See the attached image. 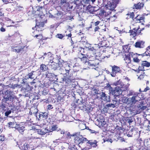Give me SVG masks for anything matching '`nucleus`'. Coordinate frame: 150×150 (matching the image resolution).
Listing matches in <instances>:
<instances>
[{
    "instance_id": "f257e3e1",
    "label": "nucleus",
    "mask_w": 150,
    "mask_h": 150,
    "mask_svg": "<svg viewBox=\"0 0 150 150\" xmlns=\"http://www.w3.org/2000/svg\"><path fill=\"white\" fill-rule=\"evenodd\" d=\"M98 45L95 44L94 45L90 48L89 47L82 48L80 51V52L82 55L87 56V57L90 59L91 57L95 58L97 56L96 54L97 51L98 50Z\"/></svg>"
},
{
    "instance_id": "f03ea898",
    "label": "nucleus",
    "mask_w": 150,
    "mask_h": 150,
    "mask_svg": "<svg viewBox=\"0 0 150 150\" xmlns=\"http://www.w3.org/2000/svg\"><path fill=\"white\" fill-rule=\"evenodd\" d=\"M75 138L74 139V142L76 144H82L85 143L86 145L88 140L86 138L80 135V133H77L75 134Z\"/></svg>"
},
{
    "instance_id": "7ed1b4c3",
    "label": "nucleus",
    "mask_w": 150,
    "mask_h": 150,
    "mask_svg": "<svg viewBox=\"0 0 150 150\" xmlns=\"http://www.w3.org/2000/svg\"><path fill=\"white\" fill-rule=\"evenodd\" d=\"M11 50L17 53H25L27 51V47L25 46H22L19 44L15 46H12Z\"/></svg>"
},
{
    "instance_id": "20e7f679",
    "label": "nucleus",
    "mask_w": 150,
    "mask_h": 150,
    "mask_svg": "<svg viewBox=\"0 0 150 150\" xmlns=\"http://www.w3.org/2000/svg\"><path fill=\"white\" fill-rule=\"evenodd\" d=\"M66 73L64 74L63 81H65L66 83L68 84L75 80L74 76H72V74H70L69 75V71L70 69H65Z\"/></svg>"
},
{
    "instance_id": "39448f33",
    "label": "nucleus",
    "mask_w": 150,
    "mask_h": 150,
    "mask_svg": "<svg viewBox=\"0 0 150 150\" xmlns=\"http://www.w3.org/2000/svg\"><path fill=\"white\" fill-rule=\"evenodd\" d=\"M105 41H102L101 43H99L98 44V47H99L98 50L97 51L98 52H105L106 51L109 52L110 54L112 52V50H110L111 48L105 46Z\"/></svg>"
},
{
    "instance_id": "423d86ee",
    "label": "nucleus",
    "mask_w": 150,
    "mask_h": 150,
    "mask_svg": "<svg viewBox=\"0 0 150 150\" xmlns=\"http://www.w3.org/2000/svg\"><path fill=\"white\" fill-rule=\"evenodd\" d=\"M131 52H129L127 54H124L122 55L123 60L126 66L130 68H131L133 66L131 64Z\"/></svg>"
},
{
    "instance_id": "0eeeda50",
    "label": "nucleus",
    "mask_w": 150,
    "mask_h": 150,
    "mask_svg": "<svg viewBox=\"0 0 150 150\" xmlns=\"http://www.w3.org/2000/svg\"><path fill=\"white\" fill-rule=\"evenodd\" d=\"M127 87L125 85L123 86H117L115 88L114 90V94L116 96H119L121 94L122 92L127 90Z\"/></svg>"
},
{
    "instance_id": "6e6552de",
    "label": "nucleus",
    "mask_w": 150,
    "mask_h": 150,
    "mask_svg": "<svg viewBox=\"0 0 150 150\" xmlns=\"http://www.w3.org/2000/svg\"><path fill=\"white\" fill-rule=\"evenodd\" d=\"M145 28H143L141 29L140 28V26L139 25L137 28H134L132 30H129L130 35H132L134 37L139 35H142V33L141 31L144 30Z\"/></svg>"
},
{
    "instance_id": "1a4fd4ad",
    "label": "nucleus",
    "mask_w": 150,
    "mask_h": 150,
    "mask_svg": "<svg viewBox=\"0 0 150 150\" xmlns=\"http://www.w3.org/2000/svg\"><path fill=\"white\" fill-rule=\"evenodd\" d=\"M131 55L132 56H133V61L136 63H139L140 62V60L138 58V57L139 56L142 55L143 57L145 56H150V53L146 51L141 54H138L137 53L133 54V53L132 52Z\"/></svg>"
},
{
    "instance_id": "9d476101",
    "label": "nucleus",
    "mask_w": 150,
    "mask_h": 150,
    "mask_svg": "<svg viewBox=\"0 0 150 150\" xmlns=\"http://www.w3.org/2000/svg\"><path fill=\"white\" fill-rule=\"evenodd\" d=\"M112 67V72L111 75L112 77H115L117 73L120 72L121 70L119 67L114 65L110 66Z\"/></svg>"
},
{
    "instance_id": "9b49d317",
    "label": "nucleus",
    "mask_w": 150,
    "mask_h": 150,
    "mask_svg": "<svg viewBox=\"0 0 150 150\" xmlns=\"http://www.w3.org/2000/svg\"><path fill=\"white\" fill-rule=\"evenodd\" d=\"M145 17L142 15H138L133 19V21L136 23H140L142 25H144L145 22Z\"/></svg>"
},
{
    "instance_id": "f8f14e48",
    "label": "nucleus",
    "mask_w": 150,
    "mask_h": 150,
    "mask_svg": "<svg viewBox=\"0 0 150 150\" xmlns=\"http://www.w3.org/2000/svg\"><path fill=\"white\" fill-rule=\"evenodd\" d=\"M86 146H88L89 147H88V149H91L92 147H96L97 146V144L98 142L96 140L91 139L88 140L87 142Z\"/></svg>"
},
{
    "instance_id": "ddd939ff",
    "label": "nucleus",
    "mask_w": 150,
    "mask_h": 150,
    "mask_svg": "<svg viewBox=\"0 0 150 150\" xmlns=\"http://www.w3.org/2000/svg\"><path fill=\"white\" fill-rule=\"evenodd\" d=\"M144 2H139L134 4L133 6V9L134 10H140L143 9L144 6Z\"/></svg>"
},
{
    "instance_id": "4468645a",
    "label": "nucleus",
    "mask_w": 150,
    "mask_h": 150,
    "mask_svg": "<svg viewBox=\"0 0 150 150\" xmlns=\"http://www.w3.org/2000/svg\"><path fill=\"white\" fill-rule=\"evenodd\" d=\"M140 66H139L138 69L139 71H144L145 70L144 69V67H149L150 66V63L147 61H144L142 62V64Z\"/></svg>"
},
{
    "instance_id": "2eb2a0df",
    "label": "nucleus",
    "mask_w": 150,
    "mask_h": 150,
    "mask_svg": "<svg viewBox=\"0 0 150 150\" xmlns=\"http://www.w3.org/2000/svg\"><path fill=\"white\" fill-rule=\"evenodd\" d=\"M9 91H6L5 92V95L4 96V98L2 99V101L6 103L8 100L11 101L12 97L11 95H10L9 93Z\"/></svg>"
},
{
    "instance_id": "dca6fc26",
    "label": "nucleus",
    "mask_w": 150,
    "mask_h": 150,
    "mask_svg": "<svg viewBox=\"0 0 150 150\" xmlns=\"http://www.w3.org/2000/svg\"><path fill=\"white\" fill-rule=\"evenodd\" d=\"M21 147L22 150H32L34 148L33 146L26 143L24 144Z\"/></svg>"
},
{
    "instance_id": "f3484780",
    "label": "nucleus",
    "mask_w": 150,
    "mask_h": 150,
    "mask_svg": "<svg viewBox=\"0 0 150 150\" xmlns=\"http://www.w3.org/2000/svg\"><path fill=\"white\" fill-rule=\"evenodd\" d=\"M136 101L135 100V96H133L131 98H128L127 103L126 104L129 105V107H130L133 104H134Z\"/></svg>"
},
{
    "instance_id": "a211bd4d",
    "label": "nucleus",
    "mask_w": 150,
    "mask_h": 150,
    "mask_svg": "<svg viewBox=\"0 0 150 150\" xmlns=\"http://www.w3.org/2000/svg\"><path fill=\"white\" fill-rule=\"evenodd\" d=\"M145 42L143 40H139L136 42L134 46L136 48H143L145 47Z\"/></svg>"
},
{
    "instance_id": "6ab92c4d",
    "label": "nucleus",
    "mask_w": 150,
    "mask_h": 150,
    "mask_svg": "<svg viewBox=\"0 0 150 150\" xmlns=\"http://www.w3.org/2000/svg\"><path fill=\"white\" fill-rule=\"evenodd\" d=\"M52 58V59H50V66L51 68L55 70L57 69L58 68V64L57 63L54 62Z\"/></svg>"
},
{
    "instance_id": "aec40b11",
    "label": "nucleus",
    "mask_w": 150,
    "mask_h": 150,
    "mask_svg": "<svg viewBox=\"0 0 150 150\" xmlns=\"http://www.w3.org/2000/svg\"><path fill=\"white\" fill-rule=\"evenodd\" d=\"M48 127L45 129H37L38 133L40 135H44L46 133H48L47 130Z\"/></svg>"
},
{
    "instance_id": "412c9836",
    "label": "nucleus",
    "mask_w": 150,
    "mask_h": 150,
    "mask_svg": "<svg viewBox=\"0 0 150 150\" xmlns=\"http://www.w3.org/2000/svg\"><path fill=\"white\" fill-rule=\"evenodd\" d=\"M25 127L22 125L18 124L16 126V128L20 133H22L25 130Z\"/></svg>"
},
{
    "instance_id": "4be33fe9",
    "label": "nucleus",
    "mask_w": 150,
    "mask_h": 150,
    "mask_svg": "<svg viewBox=\"0 0 150 150\" xmlns=\"http://www.w3.org/2000/svg\"><path fill=\"white\" fill-rule=\"evenodd\" d=\"M130 45L128 44V45H125L123 46L122 51L124 53H129V50L130 49Z\"/></svg>"
},
{
    "instance_id": "5701e85b",
    "label": "nucleus",
    "mask_w": 150,
    "mask_h": 150,
    "mask_svg": "<svg viewBox=\"0 0 150 150\" xmlns=\"http://www.w3.org/2000/svg\"><path fill=\"white\" fill-rule=\"evenodd\" d=\"M100 96L102 100L106 102H108L110 101V98L108 97L109 96H106L105 93L102 92Z\"/></svg>"
},
{
    "instance_id": "b1692460",
    "label": "nucleus",
    "mask_w": 150,
    "mask_h": 150,
    "mask_svg": "<svg viewBox=\"0 0 150 150\" xmlns=\"http://www.w3.org/2000/svg\"><path fill=\"white\" fill-rule=\"evenodd\" d=\"M83 57L80 58L81 61V62L84 64H85L86 63H88L89 64V58L87 57V56L82 55Z\"/></svg>"
},
{
    "instance_id": "393cba45",
    "label": "nucleus",
    "mask_w": 150,
    "mask_h": 150,
    "mask_svg": "<svg viewBox=\"0 0 150 150\" xmlns=\"http://www.w3.org/2000/svg\"><path fill=\"white\" fill-rule=\"evenodd\" d=\"M137 109L139 111V112L142 111L146 109L147 108V107L143 105V104L142 102H140L139 104L137 106Z\"/></svg>"
},
{
    "instance_id": "a878e982",
    "label": "nucleus",
    "mask_w": 150,
    "mask_h": 150,
    "mask_svg": "<svg viewBox=\"0 0 150 150\" xmlns=\"http://www.w3.org/2000/svg\"><path fill=\"white\" fill-rule=\"evenodd\" d=\"M38 112V109L37 108L34 107H32L30 109L29 113L30 115L32 114L36 115Z\"/></svg>"
},
{
    "instance_id": "bb28decb",
    "label": "nucleus",
    "mask_w": 150,
    "mask_h": 150,
    "mask_svg": "<svg viewBox=\"0 0 150 150\" xmlns=\"http://www.w3.org/2000/svg\"><path fill=\"white\" fill-rule=\"evenodd\" d=\"M87 10L88 11L91 13L93 14L96 11L95 10L94 8L91 6V5H89L87 7Z\"/></svg>"
},
{
    "instance_id": "cd10ccee",
    "label": "nucleus",
    "mask_w": 150,
    "mask_h": 150,
    "mask_svg": "<svg viewBox=\"0 0 150 150\" xmlns=\"http://www.w3.org/2000/svg\"><path fill=\"white\" fill-rule=\"evenodd\" d=\"M43 57H43L44 58H50V59H52V58L53 59H54V58L53 57V54L50 52H49L47 53H44Z\"/></svg>"
},
{
    "instance_id": "c85d7f7f",
    "label": "nucleus",
    "mask_w": 150,
    "mask_h": 150,
    "mask_svg": "<svg viewBox=\"0 0 150 150\" xmlns=\"http://www.w3.org/2000/svg\"><path fill=\"white\" fill-rule=\"evenodd\" d=\"M40 69L41 72L46 71L48 69V67L46 65L44 64H42L40 65Z\"/></svg>"
},
{
    "instance_id": "c756f323",
    "label": "nucleus",
    "mask_w": 150,
    "mask_h": 150,
    "mask_svg": "<svg viewBox=\"0 0 150 150\" xmlns=\"http://www.w3.org/2000/svg\"><path fill=\"white\" fill-rule=\"evenodd\" d=\"M57 128V126L56 125L49 126V128L48 127L47 128V132H52L53 131L56 130Z\"/></svg>"
},
{
    "instance_id": "7c9ffc66",
    "label": "nucleus",
    "mask_w": 150,
    "mask_h": 150,
    "mask_svg": "<svg viewBox=\"0 0 150 150\" xmlns=\"http://www.w3.org/2000/svg\"><path fill=\"white\" fill-rule=\"evenodd\" d=\"M128 98L126 97H122L119 99L118 102L120 103H123L126 104V103H127Z\"/></svg>"
},
{
    "instance_id": "2f4dec72",
    "label": "nucleus",
    "mask_w": 150,
    "mask_h": 150,
    "mask_svg": "<svg viewBox=\"0 0 150 150\" xmlns=\"http://www.w3.org/2000/svg\"><path fill=\"white\" fill-rule=\"evenodd\" d=\"M62 150H75L74 147L71 146H69L68 147L67 146L64 145L62 146Z\"/></svg>"
},
{
    "instance_id": "473e14b6",
    "label": "nucleus",
    "mask_w": 150,
    "mask_h": 150,
    "mask_svg": "<svg viewBox=\"0 0 150 150\" xmlns=\"http://www.w3.org/2000/svg\"><path fill=\"white\" fill-rule=\"evenodd\" d=\"M35 71H32L31 72L29 73L25 76V79H33L34 77H33L32 76L33 74V73Z\"/></svg>"
},
{
    "instance_id": "72a5a7b5",
    "label": "nucleus",
    "mask_w": 150,
    "mask_h": 150,
    "mask_svg": "<svg viewBox=\"0 0 150 150\" xmlns=\"http://www.w3.org/2000/svg\"><path fill=\"white\" fill-rule=\"evenodd\" d=\"M126 15L127 16V18H131L133 20L134 17V12L129 13L126 14Z\"/></svg>"
},
{
    "instance_id": "f704fd0d",
    "label": "nucleus",
    "mask_w": 150,
    "mask_h": 150,
    "mask_svg": "<svg viewBox=\"0 0 150 150\" xmlns=\"http://www.w3.org/2000/svg\"><path fill=\"white\" fill-rule=\"evenodd\" d=\"M77 133V132H75L73 134H70L69 132L67 134V138L69 139H70L73 138L74 139H74L76 137L75 136V134H76V133Z\"/></svg>"
},
{
    "instance_id": "c9c22d12",
    "label": "nucleus",
    "mask_w": 150,
    "mask_h": 150,
    "mask_svg": "<svg viewBox=\"0 0 150 150\" xmlns=\"http://www.w3.org/2000/svg\"><path fill=\"white\" fill-rule=\"evenodd\" d=\"M98 120L99 122V124L103 127L106 124V122L105 121L104 119H100L99 120L97 119V121Z\"/></svg>"
},
{
    "instance_id": "e433bc0d",
    "label": "nucleus",
    "mask_w": 150,
    "mask_h": 150,
    "mask_svg": "<svg viewBox=\"0 0 150 150\" xmlns=\"http://www.w3.org/2000/svg\"><path fill=\"white\" fill-rule=\"evenodd\" d=\"M40 118L42 117V118L45 119H46L48 117V114L46 112H41V114H40Z\"/></svg>"
},
{
    "instance_id": "4c0bfd02",
    "label": "nucleus",
    "mask_w": 150,
    "mask_h": 150,
    "mask_svg": "<svg viewBox=\"0 0 150 150\" xmlns=\"http://www.w3.org/2000/svg\"><path fill=\"white\" fill-rule=\"evenodd\" d=\"M67 1H66V0H61L60 3H59V2H58V5L57 6L60 7L64 5V4L67 3Z\"/></svg>"
},
{
    "instance_id": "58836bf2",
    "label": "nucleus",
    "mask_w": 150,
    "mask_h": 150,
    "mask_svg": "<svg viewBox=\"0 0 150 150\" xmlns=\"http://www.w3.org/2000/svg\"><path fill=\"white\" fill-rule=\"evenodd\" d=\"M57 63L58 64V67L61 68L62 67H63V64L64 63V62L63 60L61 59L59 60L58 63Z\"/></svg>"
},
{
    "instance_id": "ea45409f",
    "label": "nucleus",
    "mask_w": 150,
    "mask_h": 150,
    "mask_svg": "<svg viewBox=\"0 0 150 150\" xmlns=\"http://www.w3.org/2000/svg\"><path fill=\"white\" fill-rule=\"evenodd\" d=\"M117 16L115 15H113L112 16H111L109 18L107 19L108 20H111V21H114L117 18Z\"/></svg>"
},
{
    "instance_id": "a19ab883",
    "label": "nucleus",
    "mask_w": 150,
    "mask_h": 150,
    "mask_svg": "<svg viewBox=\"0 0 150 150\" xmlns=\"http://www.w3.org/2000/svg\"><path fill=\"white\" fill-rule=\"evenodd\" d=\"M15 123L14 122H10L8 123V126L10 128H16V127L14 126Z\"/></svg>"
},
{
    "instance_id": "79ce46f5",
    "label": "nucleus",
    "mask_w": 150,
    "mask_h": 150,
    "mask_svg": "<svg viewBox=\"0 0 150 150\" xmlns=\"http://www.w3.org/2000/svg\"><path fill=\"white\" fill-rule=\"evenodd\" d=\"M114 85L116 86H117L119 85H120V86H122L121 84V81L120 80L115 82L114 83Z\"/></svg>"
},
{
    "instance_id": "37998d69",
    "label": "nucleus",
    "mask_w": 150,
    "mask_h": 150,
    "mask_svg": "<svg viewBox=\"0 0 150 150\" xmlns=\"http://www.w3.org/2000/svg\"><path fill=\"white\" fill-rule=\"evenodd\" d=\"M34 37L37 38L39 40H41L42 38V34H39V35H36L34 36Z\"/></svg>"
},
{
    "instance_id": "c03bdc74",
    "label": "nucleus",
    "mask_w": 150,
    "mask_h": 150,
    "mask_svg": "<svg viewBox=\"0 0 150 150\" xmlns=\"http://www.w3.org/2000/svg\"><path fill=\"white\" fill-rule=\"evenodd\" d=\"M64 36L62 34H57L56 35V37L60 39H62L64 37Z\"/></svg>"
},
{
    "instance_id": "a18cd8bd",
    "label": "nucleus",
    "mask_w": 150,
    "mask_h": 150,
    "mask_svg": "<svg viewBox=\"0 0 150 150\" xmlns=\"http://www.w3.org/2000/svg\"><path fill=\"white\" fill-rule=\"evenodd\" d=\"M106 106L108 107V108L112 107V108H114L115 107V105L112 103H109L106 105Z\"/></svg>"
},
{
    "instance_id": "49530a36",
    "label": "nucleus",
    "mask_w": 150,
    "mask_h": 150,
    "mask_svg": "<svg viewBox=\"0 0 150 150\" xmlns=\"http://www.w3.org/2000/svg\"><path fill=\"white\" fill-rule=\"evenodd\" d=\"M38 7L37 11L39 12L42 11V9L44 8L43 6H38Z\"/></svg>"
},
{
    "instance_id": "de8ad7c7",
    "label": "nucleus",
    "mask_w": 150,
    "mask_h": 150,
    "mask_svg": "<svg viewBox=\"0 0 150 150\" xmlns=\"http://www.w3.org/2000/svg\"><path fill=\"white\" fill-rule=\"evenodd\" d=\"M149 88L148 86H146V88L144 89L143 91H141V89L140 88L139 89V91L141 92H146L147 91L149 90Z\"/></svg>"
},
{
    "instance_id": "09e8293b",
    "label": "nucleus",
    "mask_w": 150,
    "mask_h": 150,
    "mask_svg": "<svg viewBox=\"0 0 150 150\" xmlns=\"http://www.w3.org/2000/svg\"><path fill=\"white\" fill-rule=\"evenodd\" d=\"M2 146V149L3 150H5L6 149V144H3L1 146Z\"/></svg>"
},
{
    "instance_id": "8fccbe9b",
    "label": "nucleus",
    "mask_w": 150,
    "mask_h": 150,
    "mask_svg": "<svg viewBox=\"0 0 150 150\" xmlns=\"http://www.w3.org/2000/svg\"><path fill=\"white\" fill-rule=\"evenodd\" d=\"M53 107L52 105H48L47 106V110H50V109H53Z\"/></svg>"
},
{
    "instance_id": "3c124183",
    "label": "nucleus",
    "mask_w": 150,
    "mask_h": 150,
    "mask_svg": "<svg viewBox=\"0 0 150 150\" xmlns=\"http://www.w3.org/2000/svg\"><path fill=\"white\" fill-rule=\"evenodd\" d=\"M11 112L10 110L6 112L5 113V115L6 116H8L11 113Z\"/></svg>"
},
{
    "instance_id": "603ef678",
    "label": "nucleus",
    "mask_w": 150,
    "mask_h": 150,
    "mask_svg": "<svg viewBox=\"0 0 150 150\" xmlns=\"http://www.w3.org/2000/svg\"><path fill=\"white\" fill-rule=\"evenodd\" d=\"M105 13V11L103 10H101L100 11L99 14L101 15L102 16L103 15H104V13Z\"/></svg>"
},
{
    "instance_id": "864d4df0",
    "label": "nucleus",
    "mask_w": 150,
    "mask_h": 150,
    "mask_svg": "<svg viewBox=\"0 0 150 150\" xmlns=\"http://www.w3.org/2000/svg\"><path fill=\"white\" fill-rule=\"evenodd\" d=\"M4 139L5 138L4 136H0V141H3Z\"/></svg>"
},
{
    "instance_id": "5fc2aeb1",
    "label": "nucleus",
    "mask_w": 150,
    "mask_h": 150,
    "mask_svg": "<svg viewBox=\"0 0 150 150\" xmlns=\"http://www.w3.org/2000/svg\"><path fill=\"white\" fill-rule=\"evenodd\" d=\"M93 90V91H95L94 93L95 94H98V90H97L96 88H94Z\"/></svg>"
},
{
    "instance_id": "6e6d98bb",
    "label": "nucleus",
    "mask_w": 150,
    "mask_h": 150,
    "mask_svg": "<svg viewBox=\"0 0 150 150\" xmlns=\"http://www.w3.org/2000/svg\"><path fill=\"white\" fill-rule=\"evenodd\" d=\"M100 29V28L98 26H97L96 27H95L94 29V31L95 32H96V31H98Z\"/></svg>"
},
{
    "instance_id": "4d7b16f0",
    "label": "nucleus",
    "mask_w": 150,
    "mask_h": 150,
    "mask_svg": "<svg viewBox=\"0 0 150 150\" xmlns=\"http://www.w3.org/2000/svg\"><path fill=\"white\" fill-rule=\"evenodd\" d=\"M90 131V132L92 134H96L97 133H98V132H96V131H95L94 130H91V129H89Z\"/></svg>"
},
{
    "instance_id": "13d9d810",
    "label": "nucleus",
    "mask_w": 150,
    "mask_h": 150,
    "mask_svg": "<svg viewBox=\"0 0 150 150\" xmlns=\"http://www.w3.org/2000/svg\"><path fill=\"white\" fill-rule=\"evenodd\" d=\"M100 23V21H97L94 23V25L95 26H97L99 25V24Z\"/></svg>"
},
{
    "instance_id": "bf43d9fd",
    "label": "nucleus",
    "mask_w": 150,
    "mask_h": 150,
    "mask_svg": "<svg viewBox=\"0 0 150 150\" xmlns=\"http://www.w3.org/2000/svg\"><path fill=\"white\" fill-rule=\"evenodd\" d=\"M144 78V75L143 74H141L138 77V78L140 79H143Z\"/></svg>"
},
{
    "instance_id": "052dcab7",
    "label": "nucleus",
    "mask_w": 150,
    "mask_h": 150,
    "mask_svg": "<svg viewBox=\"0 0 150 150\" xmlns=\"http://www.w3.org/2000/svg\"><path fill=\"white\" fill-rule=\"evenodd\" d=\"M0 31L2 32H4L6 31V29L5 28H4L3 27H1L0 29Z\"/></svg>"
},
{
    "instance_id": "680f3d73",
    "label": "nucleus",
    "mask_w": 150,
    "mask_h": 150,
    "mask_svg": "<svg viewBox=\"0 0 150 150\" xmlns=\"http://www.w3.org/2000/svg\"><path fill=\"white\" fill-rule=\"evenodd\" d=\"M30 139H38L39 138V137H35V136H31V137H30Z\"/></svg>"
},
{
    "instance_id": "e2e57ef3",
    "label": "nucleus",
    "mask_w": 150,
    "mask_h": 150,
    "mask_svg": "<svg viewBox=\"0 0 150 150\" xmlns=\"http://www.w3.org/2000/svg\"><path fill=\"white\" fill-rule=\"evenodd\" d=\"M133 92L132 91H130L129 93L128 94V95L129 96H132L133 95Z\"/></svg>"
},
{
    "instance_id": "0e129e2a",
    "label": "nucleus",
    "mask_w": 150,
    "mask_h": 150,
    "mask_svg": "<svg viewBox=\"0 0 150 150\" xmlns=\"http://www.w3.org/2000/svg\"><path fill=\"white\" fill-rule=\"evenodd\" d=\"M72 35L71 32L68 34H66V36L68 37H71Z\"/></svg>"
},
{
    "instance_id": "69168bd1",
    "label": "nucleus",
    "mask_w": 150,
    "mask_h": 150,
    "mask_svg": "<svg viewBox=\"0 0 150 150\" xmlns=\"http://www.w3.org/2000/svg\"><path fill=\"white\" fill-rule=\"evenodd\" d=\"M3 2L5 4H7L8 3V1L7 0H2Z\"/></svg>"
},
{
    "instance_id": "338daca9",
    "label": "nucleus",
    "mask_w": 150,
    "mask_h": 150,
    "mask_svg": "<svg viewBox=\"0 0 150 150\" xmlns=\"http://www.w3.org/2000/svg\"><path fill=\"white\" fill-rule=\"evenodd\" d=\"M150 23H149L147 24H146L145 25V27H146V28H149L150 27Z\"/></svg>"
},
{
    "instance_id": "774afa93",
    "label": "nucleus",
    "mask_w": 150,
    "mask_h": 150,
    "mask_svg": "<svg viewBox=\"0 0 150 150\" xmlns=\"http://www.w3.org/2000/svg\"><path fill=\"white\" fill-rule=\"evenodd\" d=\"M96 64H94V63H93L90 64V66H92L93 67H96Z\"/></svg>"
}]
</instances>
